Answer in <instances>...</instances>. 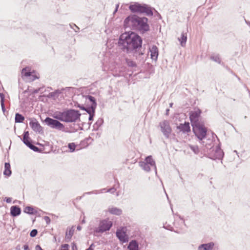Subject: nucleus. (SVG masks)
I'll return each instance as SVG.
<instances>
[{
    "label": "nucleus",
    "instance_id": "72a5a7b5",
    "mask_svg": "<svg viewBox=\"0 0 250 250\" xmlns=\"http://www.w3.org/2000/svg\"><path fill=\"white\" fill-rule=\"evenodd\" d=\"M22 141L23 143L29 147V146H31L32 145V143L29 141V138H25V137H23Z\"/></svg>",
    "mask_w": 250,
    "mask_h": 250
},
{
    "label": "nucleus",
    "instance_id": "603ef678",
    "mask_svg": "<svg viewBox=\"0 0 250 250\" xmlns=\"http://www.w3.org/2000/svg\"><path fill=\"white\" fill-rule=\"evenodd\" d=\"M180 219H181V222L185 224V221H184V219L183 218H180Z\"/></svg>",
    "mask_w": 250,
    "mask_h": 250
},
{
    "label": "nucleus",
    "instance_id": "09e8293b",
    "mask_svg": "<svg viewBox=\"0 0 250 250\" xmlns=\"http://www.w3.org/2000/svg\"><path fill=\"white\" fill-rule=\"evenodd\" d=\"M40 90V89H37L36 90H34V93H37Z\"/></svg>",
    "mask_w": 250,
    "mask_h": 250
},
{
    "label": "nucleus",
    "instance_id": "37998d69",
    "mask_svg": "<svg viewBox=\"0 0 250 250\" xmlns=\"http://www.w3.org/2000/svg\"><path fill=\"white\" fill-rule=\"evenodd\" d=\"M23 137H25V138H29V133L28 131H25L23 133Z\"/></svg>",
    "mask_w": 250,
    "mask_h": 250
},
{
    "label": "nucleus",
    "instance_id": "c85d7f7f",
    "mask_svg": "<svg viewBox=\"0 0 250 250\" xmlns=\"http://www.w3.org/2000/svg\"><path fill=\"white\" fill-rule=\"evenodd\" d=\"M74 230L72 229H69L68 231L66 232L65 235V239L67 241H68L70 240L71 237L73 235Z\"/></svg>",
    "mask_w": 250,
    "mask_h": 250
},
{
    "label": "nucleus",
    "instance_id": "e433bc0d",
    "mask_svg": "<svg viewBox=\"0 0 250 250\" xmlns=\"http://www.w3.org/2000/svg\"><path fill=\"white\" fill-rule=\"evenodd\" d=\"M77 107L80 108L81 109L85 111L86 112L87 111V109L90 108V105L89 106L86 107L83 104H78Z\"/></svg>",
    "mask_w": 250,
    "mask_h": 250
},
{
    "label": "nucleus",
    "instance_id": "9b49d317",
    "mask_svg": "<svg viewBox=\"0 0 250 250\" xmlns=\"http://www.w3.org/2000/svg\"><path fill=\"white\" fill-rule=\"evenodd\" d=\"M211 152L213 153L212 154H210V158L211 159L213 160L222 159L224 153L220 147L217 146L215 148H211Z\"/></svg>",
    "mask_w": 250,
    "mask_h": 250
},
{
    "label": "nucleus",
    "instance_id": "7ed1b4c3",
    "mask_svg": "<svg viewBox=\"0 0 250 250\" xmlns=\"http://www.w3.org/2000/svg\"><path fill=\"white\" fill-rule=\"evenodd\" d=\"M81 114L79 111L74 109H68L62 112L57 111L54 113V118L66 123H73L80 121Z\"/></svg>",
    "mask_w": 250,
    "mask_h": 250
},
{
    "label": "nucleus",
    "instance_id": "f8f14e48",
    "mask_svg": "<svg viewBox=\"0 0 250 250\" xmlns=\"http://www.w3.org/2000/svg\"><path fill=\"white\" fill-rule=\"evenodd\" d=\"M29 125L34 131L39 133L43 132L42 127L36 119L32 120L29 123Z\"/></svg>",
    "mask_w": 250,
    "mask_h": 250
},
{
    "label": "nucleus",
    "instance_id": "39448f33",
    "mask_svg": "<svg viewBox=\"0 0 250 250\" xmlns=\"http://www.w3.org/2000/svg\"><path fill=\"white\" fill-rule=\"evenodd\" d=\"M112 222L109 218L101 220L97 227L94 229V232L95 233H103L110 230L112 226Z\"/></svg>",
    "mask_w": 250,
    "mask_h": 250
},
{
    "label": "nucleus",
    "instance_id": "4be33fe9",
    "mask_svg": "<svg viewBox=\"0 0 250 250\" xmlns=\"http://www.w3.org/2000/svg\"><path fill=\"white\" fill-rule=\"evenodd\" d=\"M108 210L110 213L116 215H119L122 213V210L116 207L109 208Z\"/></svg>",
    "mask_w": 250,
    "mask_h": 250
},
{
    "label": "nucleus",
    "instance_id": "c03bdc74",
    "mask_svg": "<svg viewBox=\"0 0 250 250\" xmlns=\"http://www.w3.org/2000/svg\"><path fill=\"white\" fill-rule=\"evenodd\" d=\"M35 250H43L40 245H37L35 247Z\"/></svg>",
    "mask_w": 250,
    "mask_h": 250
},
{
    "label": "nucleus",
    "instance_id": "680f3d73",
    "mask_svg": "<svg viewBox=\"0 0 250 250\" xmlns=\"http://www.w3.org/2000/svg\"><path fill=\"white\" fill-rule=\"evenodd\" d=\"M74 30L76 32H77L78 31L76 30L75 29H74Z\"/></svg>",
    "mask_w": 250,
    "mask_h": 250
},
{
    "label": "nucleus",
    "instance_id": "ea45409f",
    "mask_svg": "<svg viewBox=\"0 0 250 250\" xmlns=\"http://www.w3.org/2000/svg\"><path fill=\"white\" fill-rule=\"evenodd\" d=\"M116 191V189L115 187H112L107 190L106 192H110L111 193H114Z\"/></svg>",
    "mask_w": 250,
    "mask_h": 250
},
{
    "label": "nucleus",
    "instance_id": "1a4fd4ad",
    "mask_svg": "<svg viewBox=\"0 0 250 250\" xmlns=\"http://www.w3.org/2000/svg\"><path fill=\"white\" fill-rule=\"evenodd\" d=\"M46 124L52 128L57 129L60 130L64 128V125L57 120L53 119L50 117H46L44 120Z\"/></svg>",
    "mask_w": 250,
    "mask_h": 250
},
{
    "label": "nucleus",
    "instance_id": "a878e982",
    "mask_svg": "<svg viewBox=\"0 0 250 250\" xmlns=\"http://www.w3.org/2000/svg\"><path fill=\"white\" fill-rule=\"evenodd\" d=\"M62 93L61 90L57 89L54 92H51L48 95V97L53 98L56 99L58 97L59 95Z\"/></svg>",
    "mask_w": 250,
    "mask_h": 250
},
{
    "label": "nucleus",
    "instance_id": "393cba45",
    "mask_svg": "<svg viewBox=\"0 0 250 250\" xmlns=\"http://www.w3.org/2000/svg\"><path fill=\"white\" fill-rule=\"evenodd\" d=\"M139 166L144 170L149 171L150 170V166L145 163L144 161L139 162Z\"/></svg>",
    "mask_w": 250,
    "mask_h": 250
},
{
    "label": "nucleus",
    "instance_id": "dca6fc26",
    "mask_svg": "<svg viewBox=\"0 0 250 250\" xmlns=\"http://www.w3.org/2000/svg\"><path fill=\"white\" fill-rule=\"evenodd\" d=\"M21 213V208L17 206H13L10 208V214L13 217H16Z\"/></svg>",
    "mask_w": 250,
    "mask_h": 250
},
{
    "label": "nucleus",
    "instance_id": "423d86ee",
    "mask_svg": "<svg viewBox=\"0 0 250 250\" xmlns=\"http://www.w3.org/2000/svg\"><path fill=\"white\" fill-rule=\"evenodd\" d=\"M192 127L195 135L200 141H202L201 143L204 145V141L203 140L207 135L206 128L202 124L193 125Z\"/></svg>",
    "mask_w": 250,
    "mask_h": 250
},
{
    "label": "nucleus",
    "instance_id": "4468645a",
    "mask_svg": "<svg viewBox=\"0 0 250 250\" xmlns=\"http://www.w3.org/2000/svg\"><path fill=\"white\" fill-rule=\"evenodd\" d=\"M21 74L23 77H25L26 78L30 77V79L32 81H34L35 79H36L37 78H38L36 76L32 74L31 72L29 71L28 68H27V67H25V68L22 69V71H21Z\"/></svg>",
    "mask_w": 250,
    "mask_h": 250
},
{
    "label": "nucleus",
    "instance_id": "6ab92c4d",
    "mask_svg": "<svg viewBox=\"0 0 250 250\" xmlns=\"http://www.w3.org/2000/svg\"><path fill=\"white\" fill-rule=\"evenodd\" d=\"M145 163L150 166L152 167H153L155 172H157L156 171V167L155 165V162L154 160L153 159L151 156H148L146 157L144 161Z\"/></svg>",
    "mask_w": 250,
    "mask_h": 250
},
{
    "label": "nucleus",
    "instance_id": "8fccbe9b",
    "mask_svg": "<svg viewBox=\"0 0 250 250\" xmlns=\"http://www.w3.org/2000/svg\"><path fill=\"white\" fill-rule=\"evenodd\" d=\"M169 109H167L166 110V115H168V114H169Z\"/></svg>",
    "mask_w": 250,
    "mask_h": 250
},
{
    "label": "nucleus",
    "instance_id": "ddd939ff",
    "mask_svg": "<svg viewBox=\"0 0 250 250\" xmlns=\"http://www.w3.org/2000/svg\"><path fill=\"white\" fill-rule=\"evenodd\" d=\"M116 236L122 243H126L128 241V237L125 232L117 230L116 233Z\"/></svg>",
    "mask_w": 250,
    "mask_h": 250
},
{
    "label": "nucleus",
    "instance_id": "a211bd4d",
    "mask_svg": "<svg viewBox=\"0 0 250 250\" xmlns=\"http://www.w3.org/2000/svg\"><path fill=\"white\" fill-rule=\"evenodd\" d=\"M38 208L32 207L28 206L24 208V212L29 214L38 215Z\"/></svg>",
    "mask_w": 250,
    "mask_h": 250
},
{
    "label": "nucleus",
    "instance_id": "49530a36",
    "mask_svg": "<svg viewBox=\"0 0 250 250\" xmlns=\"http://www.w3.org/2000/svg\"><path fill=\"white\" fill-rule=\"evenodd\" d=\"M24 250H29V247L27 245H24L23 246Z\"/></svg>",
    "mask_w": 250,
    "mask_h": 250
},
{
    "label": "nucleus",
    "instance_id": "cd10ccee",
    "mask_svg": "<svg viewBox=\"0 0 250 250\" xmlns=\"http://www.w3.org/2000/svg\"><path fill=\"white\" fill-rule=\"evenodd\" d=\"M0 104L2 108V110L3 113L5 111V108L4 106V95L3 93H0Z\"/></svg>",
    "mask_w": 250,
    "mask_h": 250
},
{
    "label": "nucleus",
    "instance_id": "a18cd8bd",
    "mask_svg": "<svg viewBox=\"0 0 250 250\" xmlns=\"http://www.w3.org/2000/svg\"><path fill=\"white\" fill-rule=\"evenodd\" d=\"M68 245L67 244H64L63 245H62V248H63V249H66L67 250Z\"/></svg>",
    "mask_w": 250,
    "mask_h": 250
},
{
    "label": "nucleus",
    "instance_id": "6e6552de",
    "mask_svg": "<svg viewBox=\"0 0 250 250\" xmlns=\"http://www.w3.org/2000/svg\"><path fill=\"white\" fill-rule=\"evenodd\" d=\"M159 126L164 136L166 138H169L172 131L169 122L167 120H164L159 123Z\"/></svg>",
    "mask_w": 250,
    "mask_h": 250
},
{
    "label": "nucleus",
    "instance_id": "20e7f679",
    "mask_svg": "<svg viewBox=\"0 0 250 250\" xmlns=\"http://www.w3.org/2000/svg\"><path fill=\"white\" fill-rule=\"evenodd\" d=\"M129 10L133 13H145L148 16L153 15V12L151 8L146 4H140L135 2L134 4H130L129 6Z\"/></svg>",
    "mask_w": 250,
    "mask_h": 250
},
{
    "label": "nucleus",
    "instance_id": "9d476101",
    "mask_svg": "<svg viewBox=\"0 0 250 250\" xmlns=\"http://www.w3.org/2000/svg\"><path fill=\"white\" fill-rule=\"evenodd\" d=\"M201 113V110L199 108L195 109L194 110L191 111L190 112L189 118L192 124V126L201 124L199 121V119Z\"/></svg>",
    "mask_w": 250,
    "mask_h": 250
},
{
    "label": "nucleus",
    "instance_id": "79ce46f5",
    "mask_svg": "<svg viewBox=\"0 0 250 250\" xmlns=\"http://www.w3.org/2000/svg\"><path fill=\"white\" fill-rule=\"evenodd\" d=\"M5 201L7 203H10L12 201V199H11V198H10V197H5Z\"/></svg>",
    "mask_w": 250,
    "mask_h": 250
},
{
    "label": "nucleus",
    "instance_id": "bb28decb",
    "mask_svg": "<svg viewBox=\"0 0 250 250\" xmlns=\"http://www.w3.org/2000/svg\"><path fill=\"white\" fill-rule=\"evenodd\" d=\"M24 120V117L19 113H16L15 115V122L22 123Z\"/></svg>",
    "mask_w": 250,
    "mask_h": 250
},
{
    "label": "nucleus",
    "instance_id": "13d9d810",
    "mask_svg": "<svg viewBox=\"0 0 250 250\" xmlns=\"http://www.w3.org/2000/svg\"><path fill=\"white\" fill-rule=\"evenodd\" d=\"M74 25L76 27V28H77L78 30L79 29V28L77 26H76L75 24H74Z\"/></svg>",
    "mask_w": 250,
    "mask_h": 250
},
{
    "label": "nucleus",
    "instance_id": "aec40b11",
    "mask_svg": "<svg viewBox=\"0 0 250 250\" xmlns=\"http://www.w3.org/2000/svg\"><path fill=\"white\" fill-rule=\"evenodd\" d=\"M178 128L184 132H188L190 131L189 124L188 123H185V124H180L178 126Z\"/></svg>",
    "mask_w": 250,
    "mask_h": 250
},
{
    "label": "nucleus",
    "instance_id": "0eeeda50",
    "mask_svg": "<svg viewBox=\"0 0 250 250\" xmlns=\"http://www.w3.org/2000/svg\"><path fill=\"white\" fill-rule=\"evenodd\" d=\"M85 100L87 103H90V108L87 109V113L89 114V121H92L95 115L97 103L95 98L91 95L86 96L85 97Z\"/></svg>",
    "mask_w": 250,
    "mask_h": 250
},
{
    "label": "nucleus",
    "instance_id": "5fc2aeb1",
    "mask_svg": "<svg viewBox=\"0 0 250 250\" xmlns=\"http://www.w3.org/2000/svg\"><path fill=\"white\" fill-rule=\"evenodd\" d=\"M86 250H93V248H88V249H86Z\"/></svg>",
    "mask_w": 250,
    "mask_h": 250
},
{
    "label": "nucleus",
    "instance_id": "c9c22d12",
    "mask_svg": "<svg viewBox=\"0 0 250 250\" xmlns=\"http://www.w3.org/2000/svg\"><path fill=\"white\" fill-rule=\"evenodd\" d=\"M190 149L195 153L198 154L199 152V148L197 146H189Z\"/></svg>",
    "mask_w": 250,
    "mask_h": 250
},
{
    "label": "nucleus",
    "instance_id": "7c9ffc66",
    "mask_svg": "<svg viewBox=\"0 0 250 250\" xmlns=\"http://www.w3.org/2000/svg\"><path fill=\"white\" fill-rule=\"evenodd\" d=\"M105 188H103L101 190H93L92 191H90V192H86L85 193V194H100V193H103L104 191L105 190Z\"/></svg>",
    "mask_w": 250,
    "mask_h": 250
},
{
    "label": "nucleus",
    "instance_id": "f704fd0d",
    "mask_svg": "<svg viewBox=\"0 0 250 250\" xmlns=\"http://www.w3.org/2000/svg\"><path fill=\"white\" fill-rule=\"evenodd\" d=\"M76 145L74 143H69L68 145V147L70 149V152H74L75 150Z\"/></svg>",
    "mask_w": 250,
    "mask_h": 250
},
{
    "label": "nucleus",
    "instance_id": "412c9836",
    "mask_svg": "<svg viewBox=\"0 0 250 250\" xmlns=\"http://www.w3.org/2000/svg\"><path fill=\"white\" fill-rule=\"evenodd\" d=\"M127 249L128 250H139V245L137 241H131L127 246Z\"/></svg>",
    "mask_w": 250,
    "mask_h": 250
},
{
    "label": "nucleus",
    "instance_id": "4c0bfd02",
    "mask_svg": "<svg viewBox=\"0 0 250 250\" xmlns=\"http://www.w3.org/2000/svg\"><path fill=\"white\" fill-rule=\"evenodd\" d=\"M29 148L35 152H39L40 151L39 147L32 144L31 145V146H29Z\"/></svg>",
    "mask_w": 250,
    "mask_h": 250
},
{
    "label": "nucleus",
    "instance_id": "5701e85b",
    "mask_svg": "<svg viewBox=\"0 0 250 250\" xmlns=\"http://www.w3.org/2000/svg\"><path fill=\"white\" fill-rule=\"evenodd\" d=\"M187 32H183L181 34V37L178 38V40L180 42V44L182 46H184L186 44L187 40Z\"/></svg>",
    "mask_w": 250,
    "mask_h": 250
},
{
    "label": "nucleus",
    "instance_id": "f03ea898",
    "mask_svg": "<svg viewBox=\"0 0 250 250\" xmlns=\"http://www.w3.org/2000/svg\"><path fill=\"white\" fill-rule=\"evenodd\" d=\"M148 19L146 17H140L136 15H130L124 20V26L132 30L145 33L149 30L147 23Z\"/></svg>",
    "mask_w": 250,
    "mask_h": 250
},
{
    "label": "nucleus",
    "instance_id": "864d4df0",
    "mask_svg": "<svg viewBox=\"0 0 250 250\" xmlns=\"http://www.w3.org/2000/svg\"><path fill=\"white\" fill-rule=\"evenodd\" d=\"M118 11V9L117 8H115L114 11L113 12V14H115Z\"/></svg>",
    "mask_w": 250,
    "mask_h": 250
},
{
    "label": "nucleus",
    "instance_id": "6e6d98bb",
    "mask_svg": "<svg viewBox=\"0 0 250 250\" xmlns=\"http://www.w3.org/2000/svg\"><path fill=\"white\" fill-rule=\"evenodd\" d=\"M119 6V4H116V8H117V9H118Z\"/></svg>",
    "mask_w": 250,
    "mask_h": 250
},
{
    "label": "nucleus",
    "instance_id": "4d7b16f0",
    "mask_svg": "<svg viewBox=\"0 0 250 250\" xmlns=\"http://www.w3.org/2000/svg\"><path fill=\"white\" fill-rule=\"evenodd\" d=\"M247 23L250 27V22H247Z\"/></svg>",
    "mask_w": 250,
    "mask_h": 250
},
{
    "label": "nucleus",
    "instance_id": "2eb2a0df",
    "mask_svg": "<svg viewBox=\"0 0 250 250\" xmlns=\"http://www.w3.org/2000/svg\"><path fill=\"white\" fill-rule=\"evenodd\" d=\"M150 52L151 58L155 61H156L158 56V49L156 45H152L149 48Z\"/></svg>",
    "mask_w": 250,
    "mask_h": 250
},
{
    "label": "nucleus",
    "instance_id": "e2e57ef3",
    "mask_svg": "<svg viewBox=\"0 0 250 250\" xmlns=\"http://www.w3.org/2000/svg\"><path fill=\"white\" fill-rule=\"evenodd\" d=\"M118 195H119V193H117V196H118Z\"/></svg>",
    "mask_w": 250,
    "mask_h": 250
},
{
    "label": "nucleus",
    "instance_id": "de8ad7c7",
    "mask_svg": "<svg viewBox=\"0 0 250 250\" xmlns=\"http://www.w3.org/2000/svg\"><path fill=\"white\" fill-rule=\"evenodd\" d=\"M77 229L78 230H81L82 229V227L80 226H78L77 227Z\"/></svg>",
    "mask_w": 250,
    "mask_h": 250
},
{
    "label": "nucleus",
    "instance_id": "b1692460",
    "mask_svg": "<svg viewBox=\"0 0 250 250\" xmlns=\"http://www.w3.org/2000/svg\"><path fill=\"white\" fill-rule=\"evenodd\" d=\"M3 174L5 176H10L11 174V170L10 169V165L8 163H5L4 165V170Z\"/></svg>",
    "mask_w": 250,
    "mask_h": 250
},
{
    "label": "nucleus",
    "instance_id": "a19ab883",
    "mask_svg": "<svg viewBox=\"0 0 250 250\" xmlns=\"http://www.w3.org/2000/svg\"><path fill=\"white\" fill-rule=\"evenodd\" d=\"M44 219L47 224H49L50 223V219L48 216H44Z\"/></svg>",
    "mask_w": 250,
    "mask_h": 250
},
{
    "label": "nucleus",
    "instance_id": "58836bf2",
    "mask_svg": "<svg viewBox=\"0 0 250 250\" xmlns=\"http://www.w3.org/2000/svg\"><path fill=\"white\" fill-rule=\"evenodd\" d=\"M37 233H38L37 230L36 229H34L32 230L30 232V235L31 237H34L37 235Z\"/></svg>",
    "mask_w": 250,
    "mask_h": 250
},
{
    "label": "nucleus",
    "instance_id": "3c124183",
    "mask_svg": "<svg viewBox=\"0 0 250 250\" xmlns=\"http://www.w3.org/2000/svg\"><path fill=\"white\" fill-rule=\"evenodd\" d=\"M95 247L94 244H92L90 245V246H89V248H93V247Z\"/></svg>",
    "mask_w": 250,
    "mask_h": 250
},
{
    "label": "nucleus",
    "instance_id": "473e14b6",
    "mask_svg": "<svg viewBox=\"0 0 250 250\" xmlns=\"http://www.w3.org/2000/svg\"><path fill=\"white\" fill-rule=\"evenodd\" d=\"M126 63H127V65L128 66H129V67H136V63L134 62H133V61L131 60L126 59Z\"/></svg>",
    "mask_w": 250,
    "mask_h": 250
},
{
    "label": "nucleus",
    "instance_id": "bf43d9fd",
    "mask_svg": "<svg viewBox=\"0 0 250 250\" xmlns=\"http://www.w3.org/2000/svg\"><path fill=\"white\" fill-rule=\"evenodd\" d=\"M172 105H173V103H170L169 104L170 107H172Z\"/></svg>",
    "mask_w": 250,
    "mask_h": 250
},
{
    "label": "nucleus",
    "instance_id": "052dcab7",
    "mask_svg": "<svg viewBox=\"0 0 250 250\" xmlns=\"http://www.w3.org/2000/svg\"><path fill=\"white\" fill-rule=\"evenodd\" d=\"M84 222H85L84 220H83L82 221V223H84Z\"/></svg>",
    "mask_w": 250,
    "mask_h": 250
},
{
    "label": "nucleus",
    "instance_id": "c756f323",
    "mask_svg": "<svg viewBox=\"0 0 250 250\" xmlns=\"http://www.w3.org/2000/svg\"><path fill=\"white\" fill-rule=\"evenodd\" d=\"M210 59L218 63H220L221 62V59L218 55L211 56L210 57Z\"/></svg>",
    "mask_w": 250,
    "mask_h": 250
},
{
    "label": "nucleus",
    "instance_id": "f3484780",
    "mask_svg": "<svg viewBox=\"0 0 250 250\" xmlns=\"http://www.w3.org/2000/svg\"><path fill=\"white\" fill-rule=\"evenodd\" d=\"M214 246V243L213 242L203 244L199 246L198 250H211Z\"/></svg>",
    "mask_w": 250,
    "mask_h": 250
},
{
    "label": "nucleus",
    "instance_id": "f257e3e1",
    "mask_svg": "<svg viewBox=\"0 0 250 250\" xmlns=\"http://www.w3.org/2000/svg\"><path fill=\"white\" fill-rule=\"evenodd\" d=\"M142 44L141 38L133 32H125L119 38L118 45L125 52L130 53L133 50L141 48Z\"/></svg>",
    "mask_w": 250,
    "mask_h": 250
},
{
    "label": "nucleus",
    "instance_id": "2f4dec72",
    "mask_svg": "<svg viewBox=\"0 0 250 250\" xmlns=\"http://www.w3.org/2000/svg\"><path fill=\"white\" fill-rule=\"evenodd\" d=\"M103 123V120L99 119L94 125V129H98Z\"/></svg>",
    "mask_w": 250,
    "mask_h": 250
}]
</instances>
